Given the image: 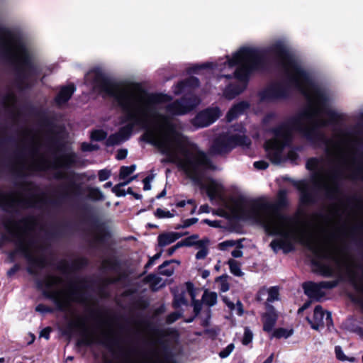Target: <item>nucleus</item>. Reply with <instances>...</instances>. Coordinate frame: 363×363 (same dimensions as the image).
<instances>
[{
	"label": "nucleus",
	"mask_w": 363,
	"mask_h": 363,
	"mask_svg": "<svg viewBox=\"0 0 363 363\" xmlns=\"http://www.w3.org/2000/svg\"><path fill=\"white\" fill-rule=\"evenodd\" d=\"M91 83L93 89L100 94L113 98L122 111L121 124L117 133L123 142L129 140L136 126L145 130L140 140L157 147L167 155L170 162H177L179 169L193 181L199 182L204 172L215 169L211 160L198 145L189 140L187 136L176 130L174 124L166 123L167 134L162 138H157L155 130L150 126V116L155 113L150 104L166 102L171 98L162 93L147 95V104L141 106L139 98L133 92L123 88V82H117L106 75L101 69L95 68Z\"/></svg>",
	"instance_id": "f257e3e1"
},
{
	"label": "nucleus",
	"mask_w": 363,
	"mask_h": 363,
	"mask_svg": "<svg viewBox=\"0 0 363 363\" xmlns=\"http://www.w3.org/2000/svg\"><path fill=\"white\" fill-rule=\"evenodd\" d=\"M268 51L273 56L277 66L284 71L289 84L305 96L308 103L315 107V113L328 116V123L322 122L321 126H326L328 123L340 125L344 121L342 114L330 108V99L326 91L313 82L309 73L298 64L295 56L282 42L272 44Z\"/></svg>",
	"instance_id": "f03ea898"
},
{
	"label": "nucleus",
	"mask_w": 363,
	"mask_h": 363,
	"mask_svg": "<svg viewBox=\"0 0 363 363\" xmlns=\"http://www.w3.org/2000/svg\"><path fill=\"white\" fill-rule=\"evenodd\" d=\"M231 202L240 219L262 224L268 235H281L275 219L284 223H291L294 220L291 216L281 212V209L289 206L287 191L285 189L279 191L277 200L274 203L267 201L263 197L249 199L242 195L233 198Z\"/></svg>",
	"instance_id": "7ed1b4c3"
},
{
	"label": "nucleus",
	"mask_w": 363,
	"mask_h": 363,
	"mask_svg": "<svg viewBox=\"0 0 363 363\" xmlns=\"http://www.w3.org/2000/svg\"><path fill=\"white\" fill-rule=\"evenodd\" d=\"M0 56L13 68L19 88L28 87V82L37 79L42 74V68L33 61L21 37L1 26Z\"/></svg>",
	"instance_id": "20e7f679"
},
{
	"label": "nucleus",
	"mask_w": 363,
	"mask_h": 363,
	"mask_svg": "<svg viewBox=\"0 0 363 363\" xmlns=\"http://www.w3.org/2000/svg\"><path fill=\"white\" fill-rule=\"evenodd\" d=\"M62 279L60 277L53 274H47L44 279L35 278V286L38 291H41L43 296L51 301L57 311L66 312L71 306V301L84 302L87 300L85 289L88 280L84 277H76L69 281V290L67 293L61 290H51Z\"/></svg>",
	"instance_id": "39448f33"
},
{
	"label": "nucleus",
	"mask_w": 363,
	"mask_h": 363,
	"mask_svg": "<svg viewBox=\"0 0 363 363\" xmlns=\"http://www.w3.org/2000/svg\"><path fill=\"white\" fill-rule=\"evenodd\" d=\"M1 225L7 233H10L14 238H16L14 250L9 252L7 259L9 262L13 263L16 261L17 254L23 255L26 258V252L22 250L28 251V247H35L36 240L31 235V232L38 225V220L35 216L29 215L18 220L13 217H5L1 219Z\"/></svg>",
	"instance_id": "423d86ee"
},
{
	"label": "nucleus",
	"mask_w": 363,
	"mask_h": 363,
	"mask_svg": "<svg viewBox=\"0 0 363 363\" xmlns=\"http://www.w3.org/2000/svg\"><path fill=\"white\" fill-rule=\"evenodd\" d=\"M230 67L244 62L252 73L263 72L267 69V63L264 50L250 47H242L228 60Z\"/></svg>",
	"instance_id": "0eeeda50"
},
{
	"label": "nucleus",
	"mask_w": 363,
	"mask_h": 363,
	"mask_svg": "<svg viewBox=\"0 0 363 363\" xmlns=\"http://www.w3.org/2000/svg\"><path fill=\"white\" fill-rule=\"evenodd\" d=\"M84 213L83 221H90L95 232L92 240L98 245L103 247L107 251L115 254V248L111 247L113 238L112 232L109 226L104 221L100 220L97 217L91 214V207L88 204H84L81 207Z\"/></svg>",
	"instance_id": "6e6552de"
},
{
	"label": "nucleus",
	"mask_w": 363,
	"mask_h": 363,
	"mask_svg": "<svg viewBox=\"0 0 363 363\" xmlns=\"http://www.w3.org/2000/svg\"><path fill=\"white\" fill-rule=\"evenodd\" d=\"M297 241L313 254L315 258L311 259V265L316 269V272L324 277L333 276V268L329 264H324L321 262V259L327 257L324 250L315 245L311 236L302 233L298 237Z\"/></svg>",
	"instance_id": "1a4fd4ad"
},
{
	"label": "nucleus",
	"mask_w": 363,
	"mask_h": 363,
	"mask_svg": "<svg viewBox=\"0 0 363 363\" xmlns=\"http://www.w3.org/2000/svg\"><path fill=\"white\" fill-rule=\"evenodd\" d=\"M313 114L309 111H304L294 116L290 117L286 121L280 123L279 125L272 128L269 131L276 138H282V145H288L292 140V132L296 130L301 125V121L310 119Z\"/></svg>",
	"instance_id": "9d476101"
},
{
	"label": "nucleus",
	"mask_w": 363,
	"mask_h": 363,
	"mask_svg": "<svg viewBox=\"0 0 363 363\" xmlns=\"http://www.w3.org/2000/svg\"><path fill=\"white\" fill-rule=\"evenodd\" d=\"M250 144V140L245 135L222 133L214 139L211 150L213 154L221 155L229 153L238 146H247Z\"/></svg>",
	"instance_id": "9b49d317"
},
{
	"label": "nucleus",
	"mask_w": 363,
	"mask_h": 363,
	"mask_svg": "<svg viewBox=\"0 0 363 363\" xmlns=\"http://www.w3.org/2000/svg\"><path fill=\"white\" fill-rule=\"evenodd\" d=\"M6 195L3 192H0V206L6 212H12L18 215L19 211L17 208L22 209H28L37 207V203H43L45 201L42 199L37 200L35 195L30 194L27 198L19 199H11L6 201Z\"/></svg>",
	"instance_id": "f8f14e48"
},
{
	"label": "nucleus",
	"mask_w": 363,
	"mask_h": 363,
	"mask_svg": "<svg viewBox=\"0 0 363 363\" xmlns=\"http://www.w3.org/2000/svg\"><path fill=\"white\" fill-rule=\"evenodd\" d=\"M76 333H78L81 336V338L77 340L76 342L77 347L89 346L94 342L84 320L82 318L69 321L64 330V334L69 336Z\"/></svg>",
	"instance_id": "ddd939ff"
},
{
	"label": "nucleus",
	"mask_w": 363,
	"mask_h": 363,
	"mask_svg": "<svg viewBox=\"0 0 363 363\" xmlns=\"http://www.w3.org/2000/svg\"><path fill=\"white\" fill-rule=\"evenodd\" d=\"M258 95L262 102L286 99L290 96V89L282 82H274L260 91Z\"/></svg>",
	"instance_id": "4468645a"
},
{
	"label": "nucleus",
	"mask_w": 363,
	"mask_h": 363,
	"mask_svg": "<svg viewBox=\"0 0 363 363\" xmlns=\"http://www.w3.org/2000/svg\"><path fill=\"white\" fill-rule=\"evenodd\" d=\"M319 126H321L320 124H315L311 128L306 127L303 125V121H301V125L299 128H296V130L301 133L312 145L315 146L325 145L328 152L329 147L334 143L331 139L328 138L323 133L318 130Z\"/></svg>",
	"instance_id": "2eb2a0df"
},
{
	"label": "nucleus",
	"mask_w": 363,
	"mask_h": 363,
	"mask_svg": "<svg viewBox=\"0 0 363 363\" xmlns=\"http://www.w3.org/2000/svg\"><path fill=\"white\" fill-rule=\"evenodd\" d=\"M342 176L343 174L341 170L335 169L331 175L333 181L332 186H328L325 184H320L319 182V181L322 179V177L320 175L317 176L318 181L316 179V177L313 178V184L318 189H323L324 191V195L326 199L335 200L337 199L338 196L342 194V190L338 181L342 178Z\"/></svg>",
	"instance_id": "dca6fc26"
},
{
	"label": "nucleus",
	"mask_w": 363,
	"mask_h": 363,
	"mask_svg": "<svg viewBox=\"0 0 363 363\" xmlns=\"http://www.w3.org/2000/svg\"><path fill=\"white\" fill-rule=\"evenodd\" d=\"M337 284V280L322 281L318 283L309 281L303 283L302 288L304 291V294L308 297L319 301L325 296L323 289H332L336 287Z\"/></svg>",
	"instance_id": "f3484780"
},
{
	"label": "nucleus",
	"mask_w": 363,
	"mask_h": 363,
	"mask_svg": "<svg viewBox=\"0 0 363 363\" xmlns=\"http://www.w3.org/2000/svg\"><path fill=\"white\" fill-rule=\"evenodd\" d=\"M220 116L218 107L207 108L199 111L192 119V124L199 128L207 127L213 123Z\"/></svg>",
	"instance_id": "a211bd4d"
},
{
	"label": "nucleus",
	"mask_w": 363,
	"mask_h": 363,
	"mask_svg": "<svg viewBox=\"0 0 363 363\" xmlns=\"http://www.w3.org/2000/svg\"><path fill=\"white\" fill-rule=\"evenodd\" d=\"M31 247H28L27 252L23 248L21 250L24 252H26V259L28 264L26 269L27 272L31 276L38 277L39 275V272L37 269H43L48 267L50 263L44 255H40L38 257L33 256L30 251Z\"/></svg>",
	"instance_id": "6ab92c4d"
},
{
	"label": "nucleus",
	"mask_w": 363,
	"mask_h": 363,
	"mask_svg": "<svg viewBox=\"0 0 363 363\" xmlns=\"http://www.w3.org/2000/svg\"><path fill=\"white\" fill-rule=\"evenodd\" d=\"M294 186L298 189L299 195V205L301 206H311L317 203L315 194L309 190V186L305 180L294 182Z\"/></svg>",
	"instance_id": "aec40b11"
},
{
	"label": "nucleus",
	"mask_w": 363,
	"mask_h": 363,
	"mask_svg": "<svg viewBox=\"0 0 363 363\" xmlns=\"http://www.w3.org/2000/svg\"><path fill=\"white\" fill-rule=\"evenodd\" d=\"M285 146L276 140H268L266 143L264 148L273 164H279L283 161L282 153Z\"/></svg>",
	"instance_id": "412c9836"
},
{
	"label": "nucleus",
	"mask_w": 363,
	"mask_h": 363,
	"mask_svg": "<svg viewBox=\"0 0 363 363\" xmlns=\"http://www.w3.org/2000/svg\"><path fill=\"white\" fill-rule=\"evenodd\" d=\"M89 264L87 258L81 257L75 259L71 263L65 259L60 260L56 267V269L63 274H68L71 272L79 271L84 269Z\"/></svg>",
	"instance_id": "4be33fe9"
},
{
	"label": "nucleus",
	"mask_w": 363,
	"mask_h": 363,
	"mask_svg": "<svg viewBox=\"0 0 363 363\" xmlns=\"http://www.w3.org/2000/svg\"><path fill=\"white\" fill-rule=\"evenodd\" d=\"M54 178L57 180L67 179L68 182L67 184L62 186V196L68 197L70 196L71 192L73 191L76 185L78 183L75 182L76 179H79V174L74 172L69 173H65L62 171H58L54 174Z\"/></svg>",
	"instance_id": "5701e85b"
},
{
	"label": "nucleus",
	"mask_w": 363,
	"mask_h": 363,
	"mask_svg": "<svg viewBox=\"0 0 363 363\" xmlns=\"http://www.w3.org/2000/svg\"><path fill=\"white\" fill-rule=\"evenodd\" d=\"M78 162L77 155L74 152L65 153L57 157L52 162L50 167L53 169H70L76 166Z\"/></svg>",
	"instance_id": "b1692460"
},
{
	"label": "nucleus",
	"mask_w": 363,
	"mask_h": 363,
	"mask_svg": "<svg viewBox=\"0 0 363 363\" xmlns=\"http://www.w3.org/2000/svg\"><path fill=\"white\" fill-rule=\"evenodd\" d=\"M265 313L262 315L263 330L269 333L276 325L279 315L275 308L270 303H265Z\"/></svg>",
	"instance_id": "393cba45"
},
{
	"label": "nucleus",
	"mask_w": 363,
	"mask_h": 363,
	"mask_svg": "<svg viewBox=\"0 0 363 363\" xmlns=\"http://www.w3.org/2000/svg\"><path fill=\"white\" fill-rule=\"evenodd\" d=\"M283 238L281 239H274L270 242V247L274 252H277L278 250H282L284 253H289L294 250V245L292 242L289 240V234L283 233L281 234Z\"/></svg>",
	"instance_id": "a878e982"
},
{
	"label": "nucleus",
	"mask_w": 363,
	"mask_h": 363,
	"mask_svg": "<svg viewBox=\"0 0 363 363\" xmlns=\"http://www.w3.org/2000/svg\"><path fill=\"white\" fill-rule=\"evenodd\" d=\"M96 342L107 348L114 357L117 354L115 348L121 349V340L117 336L104 334L101 338L97 340Z\"/></svg>",
	"instance_id": "bb28decb"
},
{
	"label": "nucleus",
	"mask_w": 363,
	"mask_h": 363,
	"mask_svg": "<svg viewBox=\"0 0 363 363\" xmlns=\"http://www.w3.org/2000/svg\"><path fill=\"white\" fill-rule=\"evenodd\" d=\"M75 90L76 87L74 84L62 86L55 97V103L59 106L65 104L72 98Z\"/></svg>",
	"instance_id": "cd10ccee"
},
{
	"label": "nucleus",
	"mask_w": 363,
	"mask_h": 363,
	"mask_svg": "<svg viewBox=\"0 0 363 363\" xmlns=\"http://www.w3.org/2000/svg\"><path fill=\"white\" fill-rule=\"evenodd\" d=\"M326 315V311H325L322 306L318 305L315 307L313 311V321L307 318V320L311 325V328L315 330H319L320 328H324V318Z\"/></svg>",
	"instance_id": "c85d7f7f"
},
{
	"label": "nucleus",
	"mask_w": 363,
	"mask_h": 363,
	"mask_svg": "<svg viewBox=\"0 0 363 363\" xmlns=\"http://www.w3.org/2000/svg\"><path fill=\"white\" fill-rule=\"evenodd\" d=\"M250 103L247 101H241L234 104L227 112L226 118L228 121H232L239 116L243 114L250 108Z\"/></svg>",
	"instance_id": "c756f323"
},
{
	"label": "nucleus",
	"mask_w": 363,
	"mask_h": 363,
	"mask_svg": "<svg viewBox=\"0 0 363 363\" xmlns=\"http://www.w3.org/2000/svg\"><path fill=\"white\" fill-rule=\"evenodd\" d=\"M236 66L238 67L234 72L235 78L238 80V83L245 85L247 87L252 73L244 62Z\"/></svg>",
	"instance_id": "7c9ffc66"
},
{
	"label": "nucleus",
	"mask_w": 363,
	"mask_h": 363,
	"mask_svg": "<svg viewBox=\"0 0 363 363\" xmlns=\"http://www.w3.org/2000/svg\"><path fill=\"white\" fill-rule=\"evenodd\" d=\"M188 233V232H169L160 233L157 237L158 246L160 247H165Z\"/></svg>",
	"instance_id": "2f4dec72"
},
{
	"label": "nucleus",
	"mask_w": 363,
	"mask_h": 363,
	"mask_svg": "<svg viewBox=\"0 0 363 363\" xmlns=\"http://www.w3.org/2000/svg\"><path fill=\"white\" fill-rule=\"evenodd\" d=\"M247 87L238 82L228 84L223 90V96L226 99L232 100L242 94Z\"/></svg>",
	"instance_id": "473e14b6"
},
{
	"label": "nucleus",
	"mask_w": 363,
	"mask_h": 363,
	"mask_svg": "<svg viewBox=\"0 0 363 363\" xmlns=\"http://www.w3.org/2000/svg\"><path fill=\"white\" fill-rule=\"evenodd\" d=\"M102 269L106 271L119 272L122 269L121 259L116 255L104 259L101 262Z\"/></svg>",
	"instance_id": "72a5a7b5"
},
{
	"label": "nucleus",
	"mask_w": 363,
	"mask_h": 363,
	"mask_svg": "<svg viewBox=\"0 0 363 363\" xmlns=\"http://www.w3.org/2000/svg\"><path fill=\"white\" fill-rule=\"evenodd\" d=\"M200 86L199 79L194 76L189 77L185 79L179 81L177 84V89L179 93L185 91L187 89H196Z\"/></svg>",
	"instance_id": "f704fd0d"
},
{
	"label": "nucleus",
	"mask_w": 363,
	"mask_h": 363,
	"mask_svg": "<svg viewBox=\"0 0 363 363\" xmlns=\"http://www.w3.org/2000/svg\"><path fill=\"white\" fill-rule=\"evenodd\" d=\"M167 111L172 115L181 116L186 114V111L181 99H177L167 106Z\"/></svg>",
	"instance_id": "c9c22d12"
},
{
	"label": "nucleus",
	"mask_w": 363,
	"mask_h": 363,
	"mask_svg": "<svg viewBox=\"0 0 363 363\" xmlns=\"http://www.w3.org/2000/svg\"><path fill=\"white\" fill-rule=\"evenodd\" d=\"M186 111V113L194 110L198 105L199 100L194 96H184L180 99Z\"/></svg>",
	"instance_id": "e433bc0d"
},
{
	"label": "nucleus",
	"mask_w": 363,
	"mask_h": 363,
	"mask_svg": "<svg viewBox=\"0 0 363 363\" xmlns=\"http://www.w3.org/2000/svg\"><path fill=\"white\" fill-rule=\"evenodd\" d=\"M87 199L94 201H99L104 200V196L101 191L97 187H91L89 186L86 188Z\"/></svg>",
	"instance_id": "4c0bfd02"
},
{
	"label": "nucleus",
	"mask_w": 363,
	"mask_h": 363,
	"mask_svg": "<svg viewBox=\"0 0 363 363\" xmlns=\"http://www.w3.org/2000/svg\"><path fill=\"white\" fill-rule=\"evenodd\" d=\"M198 238H199V235L194 234V235H191L183 239V240L184 242L186 247H191V246H194V245H196L199 247H203L205 244L208 242V240H202L196 241V240Z\"/></svg>",
	"instance_id": "58836bf2"
},
{
	"label": "nucleus",
	"mask_w": 363,
	"mask_h": 363,
	"mask_svg": "<svg viewBox=\"0 0 363 363\" xmlns=\"http://www.w3.org/2000/svg\"><path fill=\"white\" fill-rule=\"evenodd\" d=\"M214 65L212 62H205L203 64H196L186 69L188 74H197L199 71L203 69H212Z\"/></svg>",
	"instance_id": "ea45409f"
},
{
	"label": "nucleus",
	"mask_w": 363,
	"mask_h": 363,
	"mask_svg": "<svg viewBox=\"0 0 363 363\" xmlns=\"http://www.w3.org/2000/svg\"><path fill=\"white\" fill-rule=\"evenodd\" d=\"M217 298V294L214 291L208 292V291H205L202 296V301L209 307H212L216 304Z\"/></svg>",
	"instance_id": "a19ab883"
},
{
	"label": "nucleus",
	"mask_w": 363,
	"mask_h": 363,
	"mask_svg": "<svg viewBox=\"0 0 363 363\" xmlns=\"http://www.w3.org/2000/svg\"><path fill=\"white\" fill-rule=\"evenodd\" d=\"M292 334L293 330H288L284 328H279L273 331L272 337H276L277 339H281L282 337L288 338Z\"/></svg>",
	"instance_id": "79ce46f5"
},
{
	"label": "nucleus",
	"mask_w": 363,
	"mask_h": 363,
	"mask_svg": "<svg viewBox=\"0 0 363 363\" xmlns=\"http://www.w3.org/2000/svg\"><path fill=\"white\" fill-rule=\"evenodd\" d=\"M174 260H166L158 267V273L161 275L169 277L174 273V269L167 267Z\"/></svg>",
	"instance_id": "37998d69"
},
{
	"label": "nucleus",
	"mask_w": 363,
	"mask_h": 363,
	"mask_svg": "<svg viewBox=\"0 0 363 363\" xmlns=\"http://www.w3.org/2000/svg\"><path fill=\"white\" fill-rule=\"evenodd\" d=\"M228 264L229 265L230 271L233 275L241 277L243 274L240 269V264L238 261L230 259L228 260Z\"/></svg>",
	"instance_id": "c03bdc74"
},
{
	"label": "nucleus",
	"mask_w": 363,
	"mask_h": 363,
	"mask_svg": "<svg viewBox=\"0 0 363 363\" xmlns=\"http://www.w3.org/2000/svg\"><path fill=\"white\" fill-rule=\"evenodd\" d=\"M136 169L135 164H131L130 166H122L119 170V178L121 179H125L131 174H133Z\"/></svg>",
	"instance_id": "a18cd8bd"
},
{
	"label": "nucleus",
	"mask_w": 363,
	"mask_h": 363,
	"mask_svg": "<svg viewBox=\"0 0 363 363\" xmlns=\"http://www.w3.org/2000/svg\"><path fill=\"white\" fill-rule=\"evenodd\" d=\"M206 194L210 199H213L218 194V185L216 181L211 180L210 184L206 186Z\"/></svg>",
	"instance_id": "49530a36"
},
{
	"label": "nucleus",
	"mask_w": 363,
	"mask_h": 363,
	"mask_svg": "<svg viewBox=\"0 0 363 363\" xmlns=\"http://www.w3.org/2000/svg\"><path fill=\"white\" fill-rule=\"evenodd\" d=\"M145 279L146 281L150 284L151 290L153 291L157 290L156 286H158L162 281V278L155 274H148Z\"/></svg>",
	"instance_id": "de8ad7c7"
},
{
	"label": "nucleus",
	"mask_w": 363,
	"mask_h": 363,
	"mask_svg": "<svg viewBox=\"0 0 363 363\" xmlns=\"http://www.w3.org/2000/svg\"><path fill=\"white\" fill-rule=\"evenodd\" d=\"M107 133L103 129L94 130L91 133V139L94 141H103L106 140Z\"/></svg>",
	"instance_id": "09e8293b"
},
{
	"label": "nucleus",
	"mask_w": 363,
	"mask_h": 363,
	"mask_svg": "<svg viewBox=\"0 0 363 363\" xmlns=\"http://www.w3.org/2000/svg\"><path fill=\"white\" fill-rule=\"evenodd\" d=\"M187 304L188 301L185 298L184 293L174 295L172 302V306L174 308L177 309L181 307L182 305L186 306Z\"/></svg>",
	"instance_id": "8fccbe9b"
},
{
	"label": "nucleus",
	"mask_w": 363,
	"mask_h": 363,
	"mask_svg": "<svg viewBox=\"0 0 363 363\" xmlns=\"http://www.w3.org/2000/svg\"><path fill=\"white\" fill-rule=\"evenodd\" d=\"M228 276L223 274L216 279V282H220V291L221 292H226L230 289V284L228 281Z\"/></svg>",
	"instance_id": "3c124183"
},
{
	"label": "nucleus",
	"mask_w": 363,
	"mask_h": 363,
	"mask_svg": "<svg viewBox=\"0 0 363 363\" xmlns=\"http://www.w3.org/2000/svg\"><path fill=\"white\" fill-rule=\"evenodd\" d=\"M123 140L118 136L117 132L111 134L105 141V145L106 147H112L116 145H119Z\"/></svg>",
	"instance_id": "603ef678"
},
{
	"label": "nucleus",
	"mask_w": 363,
	"mask_h": 363,
	"mask_svg": "<svg viewBox=\"0 0 363 363\" xmlns=\"http://www.w3.org/2000/svg\"><path fill=\"white\" fill-rule=\"evenodd\" d=\"M279 292L277 286H272L268 290V297L266 303H271L279 299Z\"/></svg>",
	"instance_id": "864d4df0"
},
{
	"label": "nucleus",
	"mask_w": 363,
	"mask_h": 363,
	"mask_svg": "<svg viewBox=\"0 0 363 363\" xmlns=\"http://www.w3.org/2000/svg\"><path fill=\"white\" fill-rule=\"evenodd\" d=\"M127 184H128V182H121L115 185L111 190L118 197L125 196L126 195V191L124 189H121V187Z\"/></svg>",
	"instance_id": "5fc2aeb1"
},
{
	"label": "nucleus",
	"mask_w": 363,
	"mask_h": 363,
	"mask_svg": "<svg viewBox=\"0 0 363 363\" xmlns=\"http://www.w3.org/2000/svg\"><path fill=\"white\" fill-rule=\"evenodd\" d=\"M55 311H57L55 307L52 308L43 303H39L35 306V311L43 314L53 313Z\"/></svg>",
	"instance_id": "6e6d98bb"
},
{
	"label": "nucleus",
	"mask_w": 363,
	"mask_h": 363,
	"mask_svg": "<svg viewBox=\"0 0 363 363\" xmlns=\"http://www.w3.org/2000/svg\"><path fill=\"white\" fill-rule=\"evenodd\" d=\"M164 349V363H177L174 359L172 352L169 350L167 346L162 343Z\"/></svg>",
	"instance_id": "4d7b16f0"
},
{
	"label": "nucleus",
	"mask_w": 363,
	"mask_h": 363,
	"mask_svg": "<svg viewBox=\"0 0 363 363\" xmlns=\"http://www.w3.org/2000/svg\"><path fill=\"white\" fill-rule=\"evenodd\" d=\"M118 273V275L117 277L108 279L106 281L108 284H116L125 280L128 277V274L125 272L120 271Z\"/></svg>",
	"instance_id": "13d9d810"
},
{
	"label": "nucleus",
	"mask_w": 363,
	"mask_h": 363,
	"mask_svg": "<svg viewBox=\"0 0 363 363\" xmlns=\"http://www.w3.org/2000/svg\"><path fill=\"white\" fill-rule=\"evenodd\" d=\"M252 338H253V334H252V332L251 331V330L247 327L245 328L244 335L242 339V345H249L252 341Z\"/></svg>",
	"instance_id": "bf43d9fd"
},
{
	"label": "nucleus",
	"mask_w": 363,
	"mask_h": 363,
	"mask_svg": "<svg viewBox=\"0 0 363 363\" xmlns=\"http://www.w3.org/2000/svg\"><path fill=\"white\" fill-rule=\"evenodd\" d=\"M199 219L197 218H191L186 219L183 221V224L177 225L174 228L176 230H179L181 228H186L190 227L191 225L196 223L198 222Z\"/></svg>",
	"instance_id": "052dcab7"
},
{
	"label": "nucleus",
	"mask_w": 363,
	"mask_h": 363,
	"mask_svg": "<svg viewBox=\"0 0 363 363\" xmlns=\"http://www.w3.org/2000/svg\"><path fill=\"white\" fill-rule=\"evenodd\" d=\"M155 216L158 218H172L174 215L169 211H164L162 208H157L155 212Z\"/></svg>",
	"instance_id": "680f3d73"
},
{
	"label": "nucleus",
	"mask_w": 363,
	"mask_h": 363,
	"mask_svg": "<svg viewBox=\"0 0 363 363\" xmlns=\"http://www.w3.org/2000/svg\"><path fill=\"white\" fill-rule=\"evenodd\" d=\"M235 348L234 344H229L225 348L219 352V357L222 359L228 357Z\"/></svg>",
	"instance_id": "e2e57ef3"
},
{
	"label": "nucleus",
	"mask_w": 363,
	"mask_h": 363,
	"mask_svg": "<svg viewBox=\"0 0 363 363\" xmlns=\"http://www.w3.org/2000/svg\"><path fill=\"white\" fill-rule=\"evenodd\" d=\"M319 160L316 157H311L306 162V168L309 170H313L318 168Z\"/></svg>",
	"instance_id": "0e129e2a"
},
{
	"label": "nucleus",
	"mask_w": 363,
	"mask_h": 363,
	"mask_svg": "<svg viewBox=\"0 0 363 363\" xmlns=\"http://www.w3.org/2000/svg\"><path fill=\"white\" fill-rule=\"evenodd\" d=\"M181 315V313L179 312H172L167 315L166 322L167 324H172L180 318Z\"/></svg>",
	"instance_id": "69168bd1"
},
{
	"label": "nucleus",
	"mask_w": 363,
	"mask_h": 363,
	"mask_svg": "<svg viewBox=\"0 0 363 363\" xmlns=\"http://www.w3.org/2000/svg\"><path fill=\"white\" fill-rule=\"evenodd\" d=\"M99 147L98 145H92L88 143H82L81 145V149L84 152H91L94 150H99Z\"/></svg>",
	"instance_id": "338daca9"
},
{
	"label": "nucleus",
	"mask_w": 363,
	"mask_h": 363,
	"mask_svg": "<svg viewBox=\"0 0 363 363\" xmlns=\"http://www.w3.org/2000/svg\"><path fill=\"white\" fill-rule=\"evenodd\" d=\"M192 306L194 313L195 315H199L202 309V303L199 300H196V298L192 299Z\"/></svg>",
	"instance_id": "774afa93"
}]
</instances>
